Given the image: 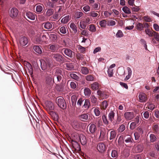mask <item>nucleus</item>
<instances>
[{
  "label": "nucleus",
  "mask_w": 159,
  "mask_h": 159,
  "mask_svg": "<svg viewBox=\"0 0 159 159\" xmlns=\"http://www.w3.org/2000/svg\"><path fill=\"white\" fill-rule=\"evenodd\" d=\"M50 57L53 61L62 63L65 61L64 57L59 53H52L50 54Z\"/></svg>",
  "instance_id": "nucleus-1"
},
{
  "label": "nucleus",
  "mask_w": 159,
  "mask_h": 159,
  "mask_svg": "<svg viewBox=\"0 0 159 159\" xmlns=\"http://www.w3.org/2000/svg\"><path fill=\"white\" fill-rule=\"evenodd\" d=\"M52 73L51 72H50L49 74L46 73L45 83L46 85L48 87H52L54 83V78H52Z\"/></svg>",
  "instance_id": "nucleus-2"
},
{
  "label": "nucleus",
  "mask_w": 159,
  "mask_h": 159,
  "mask_svg": "<svg viewBox=\"0 0 159 159\" xmlns=\"http://www.w3.org/2000/svg\"><path fill=\"white\" fill-rule=\"evenodd\" d=\"M57 103L58 106L63 109H66V104L64 98L61 97L57 99Z\"/></svg>",
  "instance_id": "nucleus-3"
},
{
  "label": "nucleus",
  "mask_w": 159,
  "mask_h": 159,
  "mask_svg": "<svg viewBox=\"0 0 159 159\" xmlns=\"http://www.w3.org/2000/svg\"><path fill=\"white\" fill-rule=\"evenodd\" d=\"M40 62V66L41 69L43 70L47 71L51 66V64L50 62L48 61H42Z\"/></svg>",
  "instance_id": "nucleus-4"
},
{
  "label": "nucleus",
  "mask_w": 159,
  "mask_h": 159,
  "mask_svg": "<svg viewBox=\"0 0 159 159\" xmlns=\"http://www.w3.org/2000/svg\"><path fill=\"white\" fill-rule=\"evenodd\" d=\"M61 51L64 54L70 57L71 58L75 56L74 52L69 48H63L62 49Z\"/></svg>",
  "instance_id": "nucleus-5"
},
{
  "label": "nucleus",
  "mask_w": 159,
  "mask_h": 159,
  "mask_svg": "<svg viewBox=\"0 0 159 159\" xmlns=\"http://www.w3.org/2000/svg\"><path fill=\"white\" fill-rule=\"evenodd\" d=\"M18 11L16 8H12L10 10L9 12L10 17L13 18H15L18 15Z\"/></svg>",
  "instance_id": "nucleus-6"
},
{
  "label": "nucleus",
  "mask_w": 159,
  "mask_h": 159,
  "mask_svg": "<svg viewBox=\"0 0 159 159\" xmlns=\"http://www.w3.org/2000/svg\"><path fill=\"white\" fill-rule=\"evenodd\" d=\"M125 119L127 120H130L133 119L134 117V113L133 112H125L124 115Z\"/></svg>",
  "instance_id": "nucleus-7"
},
{
  "label": "nucleus",
  "mask_w": 159,
  "mask_h": 159,
  "mask_svg": "<svg viewBox=\"0 0 159 159\" xmlns=\"http://www.w3.org/2000/svg\"><path fill=\"white\" fill-rule=\"evenodd\" d=\"M65 84L62 81L60 84H56L55 88L58 92L63 91L65 88Z\"/></svg>",
  "instance_id": "nucleus-8"
},
{
  "label": "nucleus",
  "mask_w": 159,
  "mask_h": 159,
  "mask_svg": "<svg viewBox=\"0 0 159 159\" xmlns=\"http://www.w3.org/2000/svg\"><path fill=\"white\" fill-rule=\"evenodd\" d=\"M19 42L20 45L25 46L28 42V38L25 36L21 37L19 39Z\"/></svg>",
  "instance_id": "nucleus-9"
},
{
  "label": "nucleus",
  "mask_w": 159,
  "mask_h": 159,
  "mask_svg": "<svg viewBox=\"0 0 159 159\" xmlns=\"http://www.w3.org/2000/svg\"><path fill=\"white\" fill-rule=\"evenodd\" d=\"M49 48L53 52H57L59 48V46L57 44H52L49 45Z\"/></svg>",
  "instance_id": "nucleus-10"
},
{
  "label": "nucleus",
  "mask_w": 159,
  "mask_h": 159,
  "mask_svg": "<svg viewBox=\"0 0 159 159\" xmlns=\"http://www.w3.org/2000/svg\"><path fill=\"white\" fill-rule=\"evenodd\" d=\"M97 94L99 96V98L102 99L107 98L108 97V95L105 93L98 89L97 91Z\"/></svg>",
  "instance_id": "nucleus-11"
},
{
  "label": "nucleus",
  "mask_w": 159,
  "mask_h": 159,
  "mask_svg": "<svg viewBox=\"0 0 159 159\" xmlns=\"http://www.w3.org/2000/svg\"><path fill=\"white\" fill-rule=\"evenodd\" d=\"M46 40V36L44 34H43L42 36H38L36 39V41L39 43H41Z\"/></svg>",
  "instance_id": "nucleus-12"
},
{
  "label": "nucleus",
  "mask_w": 159,
  "mask_h": 159,
  "mask_svg": "<svg viewBox=\"0 0 159 159\" xmlns=\"http://www.w3.org/2000/svg\"><path fill=\"white\" fill-rule=\"evenodd\" d=\"M97 148L100 152L102 153L104 152L105 150V146L104 144L101 143H99L97 145Z\"/></svg>",
  "instance_id": "nucleus-13"
},
{
  "label": "nucleus",
  "mask_w": 159,
  "mask_h": 159,
  "mask_svg": "<svg viewBox=\"0 0 159 159\" xmlns=\"http://www.w3.org/2000/svg\"><path fill=\"white\" fill-rule=\"evenodd\" d=\"M115 110H111L110 111L108 114V117L109 120L111 122H112L114 120V116L115 114Z\"/></svg>",
  "instance_id": "nucleus-14"
},
{
  "label": "nucleus",
  "mask_w": 159,
  "mask_h": 159,
  "mask_svg": "<svg viewBox=\"0 0 159 159\" xmlns=\"http://www.w3.org/2000/svg\"><path fill=\"white\" fill-rule=\"evenodd\" d=\"M91 102L93 104V106L97 105L98 104V99L96 97L94 94H92L90 98Z\"/></svg>",
  "instance_id": "nucleus-15"
},
{
  "label": "nucleus",
  "mask_w": 159,
  "mask_h": 159,
  "mask_svg": "<svg viewBox=\"0 0 159 159\" xmlns=\"http://www.w3.org/2000/svg\"><path fill=\"white\" fill-rule=\"evenodd\" d=\"M124 140L125 142L128 145H130L132 144L133 141V139H132L131 136H125L124 137Z\"/></svg>",
  "instance_id": "nucleus-16"
},
{
  "label": "nucleus",
  "mask_w": 159,
  "mask_h": 159,
  "mask_svg": "<svg viewBox=\"0 0 159 159\" xmlns=\"http://www.w3.org/2000/svg\"><path fill=\"white\" fill-rule=\"evenodd\" d=\"M139 99L141 102H146L147 98L146 94L144 93H140L139 95Z\"/></svg>",
  "instance_id": "nucleus-17"
},
{
  "label": "nucleus",
  "mask_w": 159,
  "mask_h": 159,
  "mask_svg": "<svg viewBox=\"0 0 159 159\" xmlns=\"http://www.w3.org/2000/svg\"><path fill=\"white\" fill-rule=\"evenodd\" d=\"M90 106V102L89 99H85L84 104L83 105L82 107L86 109H88L89 108Z\"/></svg>",
  "instance_id": "nucleus-18"
},
{
  "label": "nucleus",
  "mask_w": 159,
  "mask_h": 159,
  "mask_svg": "<svg viewBox=\"0 0 159 159\" xmlns=\"http://www.w3.org/2000/svg\"><path fill=\"white\" fill-rule=\"evenodd\" d=\"M61 71L60 70H57L55 73V75L57 76V82H60L62 80V77L61 75Z\"/></svg>",
  "instance_id": "nucleus-19"
},
{
  "label": "nucleus",
  "mask_w": 159,
  "mask_h": 159,
  "mask_svg": "<svg viewBox=\"0 0 159 159\" xmlns=\"http://www.w3.org/2000/svg\"><path fill=\"white\" fill-rule=\"evenodd\" d=\"M46 109L47 111H52L54 109V107L53 103L51 102H48L46 103Z\"/></svg>",
  "instance_id": "nucleus-20"
},
{
  "label": "nucleus",
  "mask_w": 159,
  "mask_h": 159,
  "mask_svg": "<svg viewBox=\"0 0 159 159\" xmlns=\"http://www.w3.org/2000/svg\"><path fill=\"white\" fill-rule=\"evenodd\" d=\"M96 12L95 11H92L89 13V16L93 18L98 17L100 16V12L98 11H96Z\"/></svg>",
  "instance_id": "nucleus-21"
},
{
  "label": "nucleus",
  "mask_w": 159,
  "mask_h": 159,
  "mask_svg": "<svg viewBox=\"0 0 159 159\" xmlns=\"http://www.w3.org/2000/svg\"><path fill=\"white\" fill-rule=\"evenodd\" d=\"M106 134L105 131L104 129H102L100 130V135L99 137V139L100 141H103L105 138Z\"/></svg>",
  "instance_id": "nucleus-22"
},
{
  "label": "nucleus",
  "mask_w": 159,
  "mask_h": 159,
  "mask_svg": "<svg viewBox=\"0 0 159 159\" xmlns=\"http://www.w3.org/2000/svg\"><path fill=\"white\" fill-rule=\"evenodd\" d=\"M26 16L27 17L31 20H34L35 18V16L34 14L30 12H28L26 13Z\"/></svg>",
  "instance_id": "nucleus-23"
},
{
  "label": "nucleus",
  "mask_w": 159,
  "mask_h": 159,
  "mask_svg": "<svg viewBox=\"0 0 159 159\" xmlns=\"http://www.w3.org/2000/svg\"><path fill=\"white\" fill-rule=\"evenodd\" d=\"M79 119L81 121H85L87 120L88 118V116L87 114H84L78 116Z\"/></svg>",
  "instance_id": "nucleus-24"
},
{
  "label": "nucleus",
  "mask_w": 159,
  "mask_h": 159,
  "mask_svg": "<svg viewBox=\"0 0 159 159\" xmlns=\"http://www.w3.org/2000/svg\"><path fill=\"white\" fill-rule=\"evenodd\" d=\"M43 26L45 29L48 30L51 29L52 27V24L48 21L46 23H44L43 24Z\"/></svg>",
  "instance_id": "nucleus-25"
},
{
  "label": "nucleus",
  "mask_w": 159,
  "mask_h": 159,
  "mask_svg": "<svg viewBox=\"0 0 159 159\" xmlns=\"http://www.w3.org/2000/svg\"><path fill=\"white\" fill-rule=\"evenodd\" d=\"M153 133L155 134H158L159 132V125L157 124H154L152 127Z\"/></svg>",
  "instance_id": "nucleus-26"
},
{
  "label": "nucleus",
  "mask_w": 159,
  "mask_h": 159,
  "mask_svg": "<svg viewBox=\"0 0 159 159\" xmlns=\"http://www.w3.org/2000/svg\"><path fill=\"white\" fill-rule=\"evenodd\" d=\"M70 27L72 30V33L73 34H75L77 33V28L74 23H71L70 25Z\"/></svg>",
  "instance_id": "nucleus-27"
},
{
  "label": "nucleus",
  "mask_w": 159,
  "mask_h": 159,
  "mask_svg": "<svg viewBox=\"0 0 159 159\" xmlns=\"http://www.w3.org/2000/svg\"><path fill=\"white\" fill-rule=\"evenodd\" d=\"M96 129V126L94 124H92L89 127V131L92 134H93Z\"/></svg>",
  "instance_id": "nucleus-28"
},
{
  "label": "nucleus",
  "mask_w": 159,
  "mask_h": 159,
  "mask_svg": "<svg viewBox=\"0 0 159 159\" xmlns=\"http://www.w3.org/2000/svg\"><path fill=\"white\" fill-rule=\"evenodd\" d=\"M80 141L82 145H84L86 143V139L85 136L80 135L79 136Z\"/></svg>",
  "instance_id": "nucleus-29"
},
{
  "label": "nucleus",
  "mask_w": 159,
  "mask_h": 159,
  "mask_svg": "<svg viewBox=\"0 0 159 159\" xmlns=\"http://www.w3.org/2000/svg\"><path fill=\"white\" fill-rule=\"evenodd\" d=\"M66 69L69 70H71L74 69V66L72 63H67L66 64Z\"/></svg>",
  "instance_id": "nucleus-30"
},
{
  "label": "nucleus",
  "mask_w": 159,
  "mask_h": 159,
  "mask_svg": "<svg viewBox=\"0 0 159 159\" xmlns=\"http://www.w3.org/2000/svg\"><path fill=\"white\" fill-rule=\"evenodd\" d=\"M117 133L115 130H113L110 132V136L109 138L110 140L114 139Z\"/></svg>",
  "instance_id": "nucleus-31"
},
{
  "label": "nucleus",
  "mask_w": 159,
  "mask_h": 159,
  "mask_svg": "<svg viewBox=\"0 0 159 159\" xmlns=\"http://www.w3.org/2000/svg\"><path fill=\"white\" fill-rule=\"evenodd\" d=\"M91 91L88 88H85L84 89V95L87 97H89L91 94Z\"/></svg>",
  "instance_id": "nucleus-32"
},
{
  "label": "nucleus",
  "mask_w": 159,
  "mask_h": 159,
  "mask_svg": "<svg viewBox=\"0 0 159 159\" xmlns=\"http://www.w3.org/2000/svg\"><path fill=\"white\" fill-rule=\"evenodd\" d=\"M150 142L151 143H154L156 141L157 138L156 136L153 134H151L150 135Z\"/></svg>",
  "instance_id": "nucleus-33"
},
{
  "label": "nucleus",
  "mask_w": 159,
  "mask_h": 159,
  "mask_svg": "<svg viewBox=\"0 0 159 159\" xmlns=\"http://www.w3.org/2000/svg\"><path fill=\"white\" fill-rule=\"evenodd\" d=\"M82 73L84 75H87L89 73V70L86 67H81Z\"/></svg>",
  "instance_id": "nucleus-34"
},
{
  "label": "nucleus",
  "mask_w": 159,
  "mask_h": 159,
  "mask_svg": "<svg viewBox=\"0 0 159 159\" xmlns=\"http://www.w3.org/2000/svg\"><path fill=\"white\" fill-rule=\"evenodd\" d=\"M70 76L71 78L76 81H79L80 80V78L75 74L73 73H70Z\"/></svg>",
  "instance_id": "nucleus-35"
},
{
  "label": "nucleus",
  "mask_w": 159,
  "mask_h": 159,
  "mask_svg": "<svg viewBox=\"0 0 159 159\" xmlns=\"http://www.w3.org/2000/svg\"><path fill=\"white\" fill-rule=\"evenodd\" d=\"M28 66H27V67L28 68V69L29 70V72L31 76H32L33 73V70L32 67V66L31 64L30 63H28Z\"/></svg>",
  "instance_id": "nucleus-36"
},
{
  "label": "nucleus",
  "mask_w": 159,
  "mask_h": 159,
  "mask_svg": "<svg viewBox=\"0 0 159 159\" xmlns=\"http://www.w3.org/2000/svg\"><path fill=\"white\" fill-rule=\"evenodd\" d=\"M122 10L125 13L127 14L131 13L130 9L127 6L123 7Z\"/></svg>",
  "instance_id": "nucleus-37"
},
{
  "label": "nucleus",
  "mask_w": 159,
  "mask_h": 159,
  "mask_svg": "<svg viewBox=\"0 0 159 159\" xmlns=\"http://www.w3.org/2000/svg\"><path fill=\"white\" fill-rule=\"evenodd\" d=\"M77 99V96L75 95H73L71 97V100L72 105L73 106H75Z\"/></svg>",
  "instance_id": "nucleus-38"
},
{
  "label": "nucleus",
  "mask_w": 159,
  "mask_h": 159,
  "mask_svg": "<svg viewBox=\"0 0 159 159\" xmlns=\"http://www.w3.org/2000/svg\"><path fill=\"white\" fill-rule=\"evenodd\" d=\"M108 105L107 102L104 100L102 103L101 107L102 109L105 110L107 108Z\"/></svg>",
  "instance_id": "nucleus-39"
},
{
  "label": "nucleus",
  "mask_w": 159,
  "mask_h": 159,
  "mask_svg": "<svg viewBox=\"0 0 159 159\" xmlns=\"http://www.w3.org/2000/svg\"><path fill=\"white\" fill-rule=\"evenodd\" d=\"M91 87L92 89L96 90L99 88L98 84L97 82H94L91 85Z\"/></svg>",
  "instance_id": "nucleus-40"
},
{
  "label": "nucleus",
  "mask_w": 159,
  "mask_h": 159,
  "mask_svg": "<svg viewBox=\"0 0 159 159\" xmlns=\"http://www.w3.org/2000/svg\"><path fill=\"white\" fill-rule=\"evenodd\" d=\"M34 50L37 53L40 54L42 52V51L40 48L38 46H34Z\"/></svg>",
  "instance_id": "nucleus-41"
},
{
  "label": "nucleus",
  "mask_w": 159,
  "mask_h": 159,
  "mask_svg": "<svg viewBox=\"0 0 159 159\" xmlns=\"http://www.w3.org/2000/svg\"><path fill=\"white\" fill-rule=\"evenodd\" d=\"M89 30L92 32H95L96 31L95 26L94 25L91 24L89 25Z\"/></svg>",
  "instance_id": "nucleus-42"
},
{
  "label": "nucleus",
  "mask_w": 159,
  "mask_h": 159,
  "mask_svg": "<svg viewBox=\"0 0 159 159\" xmlns=\"http://www.w3.org/2000/svg\"><path fill=\"white\" fill-rule=\"evenodd\" d=\"M85 79L88 81H93L94 78L93 75H87L85 77Z\"/></svg>",
  "instance_id": "nucleus-43"
},
{
  "label": "nucleus",
  "mask_w": 159,
  "mask_h": 159,
  "mask_svg": "<svg viewBox=\"0 0 159 159\" xmlns=\"http://www.w3.org/2000/svg\"><path fill=\"white\" fill-rule=\"evenodd\" d=\"M69 16H67L62 19L61 20V22L64 23H66L69 21Z\"/></svg>",
  "instance_id": "nucleus-44"
},
{
  "label": "nucleus",
  "mask_w": 159,
  "mask_h": 159,
  "mask_svg": "<svg viewBox=\"0 0 159 159\" xmlns=\"http://www.w3.org/2000/svg\"><path fill=\"white\" fill-rule=\"evenodd\" d=\"M102 119L103 123L106 125H107L109 124V121L108 120L107 116L105 115H103L102 116Z\"/></svg>",
  "instance_id": "nucleus-45"
},
{
  "label": "nucleus",
  "mask_w": 159,
  "mask_h": 159,
  "mask_svg": "<svg viewBox=\"0 0 159 159\" xmlns=\"http://www.w3.org/2000/svg\"><path fill=\"white\" fill-rule=\"evenodd\" d=\"M148 108L151 110H153L155 108V105L152 103H147Z\"/></svg>",
  "instance_id": "nucleus-46"
},
{
  "label": "nucleus",
  "mask_w": 159,
  "mask_h": 159,
  "mask_svg": "<svg viewBox=\"0 0 159 159\" xmlns=\"http://www.w3.org/2000/svg\"><path fill=\"white\" fill-rule=\"evenodd\" d=\"M125 129V126L124 124H123L120 126L118 128V132L121 133Z\"/></svg>",
  "instance_id": "nucleus-47"
},
{
  "label": "nucleus",
  "mask_w": 159,
  "mask_h": 159,
  "mask_svg": "<svg viewBox=\"0 0 159 159\" xmlns=\"http://www.w3.org/2000/svg\"><path fill=\"white\" fill-rule=\"evenodd\" d=\"M145 32L146 34L148 35L149 36L152 37L153 36V31H151L148 29H146Z\"/></svg>",
  "instance_id": "nucleus-48"
},
{
  "label": "nucleus",
  "mask_w": 159,
  "mask_h": 159,
  "mask_svg": "<svg viewBox=\"0 0 159 159\" xmlns=\"http://www.w3.org/2000/svg\"><path fill=\"white\" fill-rule=\"evenodd\" d=\"M122 120L121 117L120 115H117L115 123V124H120Z\"/></svg>",
  "instance_id": "nucleus-49"
},
{
  "label": "nucleus",
  "mask_w": 159,
  "mask_h": 159,
  "mask_svg": "<svg viewBox=\"0 0 159 159\" xmlns=\"http://www.w3.org/2000/svg\"><path fill=\"white\" fill-rule=\"evenodd\" d=\"M54 11L53 9H48L46 13V15L48 16H50L53 14Z\"/></svg>",
  "instance_id": "nucleus-50"
},
{
  "label": "nucleus",
  "mask_w": 159,
  "mask_h": 159,
  "mask_svg": "<svg viewBox=\"0 0 159 159\" xmlns=\"http://www.w3.org/2000/svg\"><path fill=\"white\" fill-rule=\"evenodd\" d=\"M93 112L95 116H98L100 114V111L99 108L98 107H96L94 109Z\"/></svg>",
  "instance_id": "nucleus-51"
},
{
  "label": "nucleus",
  "mask_w": 159,
  "mask_h": 159,
  "mask_svg": "<svg viewBox=\"0 0 159 159\" xmlns=\"http://www.w3.org/2000/svg\"><path fill=\"white\" fill-rule=\"evenodd\" d=\"M143 25L140 23H139L136 25L137 29L140 31H141L143 30Z\"/></svg>",
  "instance_id": "nucleus-52"
},
{
  "label": "nucleus",
  "mask_w": 159,
  "mask_h": 159,
  "mask_svg": "<svg viewBox=\"0 0 159 159\" xmlns=\"http://www.w3.org/2000/svg\"><path fill=\"white\" fill-rule=\"evenodd\" d=\"M85 99L83 98H80L78 101L77 102V104L80 106H81L84 103Z\"/></svg>",
  "instance_id": "nucleus-53"
},
{
  "label": "nucleus",
  "mask_w": 159,
  "mask_h": 159,
  "mask_svg": "<svg viewBox=\"0 0 159 159\" xmlns=\"http://www.w3.org/2000/svg\"><path fill=\"white\" fill-rule=\"evenodd\" d=\"M134 7H131V10H132V13L134 14V12H138L140 10L139 7L136 6L135 5H134Z\"/></svg>",
  "instance_id": "nucleus-54"
},
{
  "label": "nucleus",
  "mask_w": 159,
  "mask_h": 159,
  "mask_svg": "<svg viewBox=\"0 0 159 159\" xmlns=\"http://www.w3.org/2000/svg\"><path fill=\"white\" fill-rule=\"evenodd\" d=\"M118 156L117 151L113 150L112 151L111 153V157L113 158L116 157Z\"/></svg>",
  "instance_id": "nucleus-55"
},
{
  "label": "nucleus",
  "mask_w": 159,
  "mask_h": 159,
  "mask_svg": "<svg viewBox=\"0 0 159 159\" xmlns=\"http://www.w3.org/2000/svg\"><path fill=\"white\" fill-rule=\"evenodd\" d=\"M107 21L105 20H103L99 22V24L101 27H104L106 26Z\"/></svg>",
  "instance_id": "nucleus-56"
},
{
  "label": "nucleus",
  "mask_w": 159,
  "mask_h": 159,
  "mask_svg": "<svg viewBox=\"0 0 159 159\" xmlns=\"http://www.w3.org/2000/svg\"><path fill=\"white\" fill-rule=\"evenodd\" d=\"M83 13L82 12L77 11L75 13V17L76 19H79L82 16Z\"/></svg>",
  "instance_id": "nucleus-57"
},
{
  "label": "nucleus",
  "mask_w": 159,
  "mask_h": 159,
  "mask_svg": "<svg viewBox=\"0 0 159 159\" xmlns=\"http://www.w3.org/2000/svg\"><path fill=\"white\" fill-rule=\"evenodd\" d=\"M137 126L138 124H137L135 122H132L130 125L129 128L131 130H133Z\"/></svg>",
  "instance_id": "nucleus-58"
},
{
  "label": "nucleus",
  "mask_w": 159,
  "mask_h": 159,
  "mask_svg": "<svg viewBox=\"0 0 159 159\" xmlns=\"http://www.w3.org/2000/svg\"><path fill=\"white\" fill-rule=\"evenodd\" d=\"M143 147L141 145H138L135 148V149L138 152H140L142 151Z\"/></svg>",
  "instance_id": "nucleus-59"
},
{
  "label": "nucleus",
  "mask_w": 159,
  "mask_h": 159,
  "mask_svg": "<svg viewBox=\"0 0 159 159\" xmlns=\"http://www.w3.org/2000/svg\"><path fill=\"white\" fill-rule=\"evenodd\" d=\"M153 36L154 37L155 39L157 41H159V36L158 33L155 31H153Z\"/></svg>",
  "instance_id": "nucleus-60"
},
{
  "label": "nucleus",
  "mask_w": 159,
  "mask_h": 159,
  "mask_svg": "<svg viewBox=\"0 0 159 159\" xmlns=\"http://www.w3.org/2000/svg\"><path fill=\"white\" fill-rule=\"evenodd\" d=\"M107 24L109 26H114L116 24V22L113 20H111L108 21Z\"/></svg>",
  "instance_id": "nucleus-61"
},
{
  "label": "nucleus",
  "mask_w": 159,
  "mask_h": 159,
  "mask_svg": "<svg viewBox=\"0 0 159 159\" xmlns=\"http://www.w3.org/2000/svg\"><path fill=\"white\" fill-rule=\"evenodd\" d=\"M144 157L143 154H137L134 156V159H143V157Z\"/></svg>",
  "instance_id": "nucleus-62"
},
{
  "label": "nucleus",
  "mask_w": 159,
  "mask_h": 159,
  "mask_svg": "<svg viewBox=\"0 0 159 159\" xmlns=\"http://www.w3.org/2000/svg\"><path fill=\"white\" fill-rule=\"evenodd\" d=\"M78 50L82 53L84 52L85 51V48L81 46H79L78 47Z\"/></svg>",
  "instance_id": "nucleus-63"
},
{
  "label": "nucleus",
  "mask_w": 159,
  "mask_h": 159,
  "mask_svg": "<svg viewBox=\"0 0 159 159\" xmlns=\"http://www.w3.org/2000/svg\"><path fill=\"white\" fill-rule=\"evenodd\" d=\"M43 10V8L42 6L38 5L36 7V11L38 13H40Z\"/></svg>",
  "instance_id": "nucleus-64"
}]
</instances>
